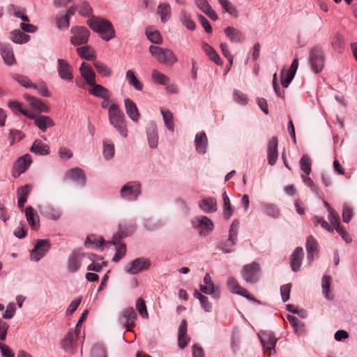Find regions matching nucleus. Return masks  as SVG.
<instances>
[{"mask_svg":"<svg viewBox=\"0 0 357 357\" xmlns=\"http://www.w3.org/2000/svg\"><path fill=\"white\" fill-rule=\"evenodd\" d=\"M88 25L91 29L100 33L101 38L109 41L115 36V31L112 24L105 20L96 18L89 20Z\"/></svg>","mask_w":357,"mask_h":357,"instance_id":"1","label":"nucleus"},{"mask_svg":"<svg viewBox=\"0 0 357 357\" xmlns=\"http://www.w3.org/2000/svg\"><path fill=\"white\" fill-rule=\"evenodd\" d=\"M109 123L114 126L124 137H127L124 114L116 104L110 105L108 111Z\"/></svg>","mask_w":357,"mask_h":357,"instance_id":"2","label":"nucleus"},{"mask_svg":"<svg viewBox=\"0 0 357 357\" xmlns=\"http://www.w3.org/2000/svg\"><path fill=\"white\" fill-rule=\"evenodd\" d=\"M149 52L158 62L166 66L173 65L177 61L176 55L169 49L151 45L149 47Z\"/></svg>","mask_w":357,"mask_h":357,"instance_id":"3","label":"nucleus"},{"mask_svg":"<svg viewBox=\"0 0 357 357\" xmlns=\"http://www.w3.org/2000/svg\"><path fill=\"white\" fill-rule=\"evenodd\" d=\"M261 271L259 264L256 261L245 264L242 268V278L248 283L255 284L260 278Z\"/></svg>","mask_w":357,"mask_h":357,"instance_id":"4","label":"nucleus"},{"mask_svg":"<svg viewBox=\"0 0 357 357\" xmlns=\"http://www.w3.org/2000/svg\"><path fill=\"white\" fill-rule=\"evenodd\" d=\"M239 227V222L238 220H234L231 222L229 231V238L227 241L221 242L218 248L225 253H229L233 251L232 248L234 246L237 241L238 229Z\"/></svg>","mask_w":357,"mask_h":357,"instance_id":"5","label":"nucleus"},{"mask_svg":"<svg viewBox=\"0 0 357 357\" xmlns=\"http://www.w3.org/2000/svg\"><path fill=\"white\" fill-rule=\"evenodd\" d=\"M140 187L138 181H130L121 188V197L128 201H135L141 194Z\"/></svg>","mask_w":357,"mask_h":357,"instance_id":"6","label":"nucleus"},{"mask_svg":"<svg viewBox=\"0 0 357 357\" xmlns=\"http://www.w3.org/2000/svg\"><path fill=\"white\" fill-rule=\"evenodd\" d=\"M73 36L70 41L74 46H79L87 43L90 35L89 31L84 26H73L70 29Z\"/></svg>","mask_w":357,"mask_h":357,"instance_id":"7","label":"nucleus"},{"mask_svg":"<svg viewBox=\"0 0 357 357\" xmlns=\"http://www.w3.org/2000/svg\"><path fill=\"white\" fill-rule=\"evenodd\" d=\"M192 226L199 230V235H208L213 229V223L208 217L202 215L197 217L192 220Z\"/></svg>","mask_w":357,"mask_h":357,"instance_id":"8","label":"nucleus"},{"mask_svg":"<svg viewBox=\"0 0 357 357\" xmlns=\"http://www.w3.org/2000/svg\"><path fill=\"white\" fill-rule=\"evenodd\" d=\"M310 63L312 69L318 73L321 72L324 66V56L321 49L315 47L312 48L310 52Z\"/></svg>","mask_w":357,"mask_h":357,"instance_id":"9","label":"nucleus"},{"mask_svg":"<svg viewBox=\"0 0 357 357\" xmlns=\"http://www.w3.org/2000/svg\"><path fill=\"white\" fill-rule=\"evenodd\" d=\"M50 244L47 240H37L33 249L31 252L30 258L31 261H38L50 250Z\"/></svg>","mask_w":357,"mask_h":357,"instance_id":"10","label":"nucleus"},{"mask_svg":"<svg viewBox=\"0 0 357 357\" xmlns=\"http://www.w3.org/2000/svg\"><path fill=\"white\" fill-rule=\"evenodd\" d=\"M150 265V261L148 259L142 257L137 258L125 266V271L128 273L135 275L147 269Z\"/></svg>","mask_w":357,"mask_h":357,"instance_id":"11","label":"nucleus"},{"mask_svg":"<svg viewBox=\"0 0 357 357\" xmlns=\"http://www.w3.org/2000/svg\"><path fill=\"white\" fill-rule=\"evenodd\" d=\"M64 181H72L84 187L86 185V175L82 169L78 167L67 171L63 177Z\"/></svg>","mask_w":357,"mask_h":357,"instance_id":"12","label":"nucleus"},{"mask_svg":"<svg viewBox=\"0 0 357 357\" xmlns=\"http://www.w3.org/2000/svg\"><path fill=\"white\" fill-rule=\"evenodd\" d=\"M259 338L266 354L271 356L272 354L271 350L273 351V353L275 352V347L277 339L272 333L263 332L259 335Z\"/></svg>","mask_w":357,"mask_h":357,"instance_id":"13","label":"nucleus"},{"mask_svg":"<svg viewBox=\"0 0 357 357\" xmlns=\"http://www.w3.org/2000/svg\"><path fill=\"white\" fill-rule=\"evenodd\" d=\"M137 318V314L132 307L125 308L119 318V322L124 326L125 328L130 330V327L135 325V320Z\"/></svg>","mask_w":357,"mask_h":357,"instance_id":"14","label":"nucleus"},{"mask_svg":"<svg viewBox=\"0 0 357 357\" xmlns=\"http://www.w3.org/2000/svg\"><path fill=\"white\" fill-rule=\"evenodd\" d=\"M0 54L5 63L8 66L15 64L16 59L12 46L7 43H0Z\"/></svg>","mask_w":357,"mask_h":357,"instance_id":"15","label":"nucleus"},{"mask_svg":"<svg viewBox=\"0 0 357 357\" xmlns=\"http://www.w3.org/2000/svg\"><path fill=\"white\" fill-rule=\"evenodd\" d=\"M227 287L231 293L241 295L249 300L258 302L255 298L248 293L246 289L242 288L239 285L238 281L233 277L228 279Z\"/></svg>","mask_w":357,"mask_h":357,"instance_id":"16","label":"nucleus"},{"mask_svg":"<svg viewBox=\"0 0 357 357\" xmlns=\"http://www.w3.org/2000/svg\"><path fill=\"white\" fill-rule=\"evenodd\" d=\"M84 253L74 251L69 257L67 261V268L70 273L77 272L81 266V261L85 257Z\"/></svg>","mask_w":357,"mask_h":357,"instance_id":"17","label":"nucleus"},{"mask_svg":"<svg viewBox=\"0 0 357 357\" xmlns=\"http://www.w3.org/2000/svg\"><path fill=\"white\" fill-rule=\"evenodd\" d=\"M32 162L31 158H18L14 162L12 175L17 178L22 174L24 173Z\"/></svg>","mask_w":357,"mask_h":357,"instance_id":"18","label":"nucleus"},{"mask_svg":"<svg viewBox=\"0 0 357 357\" xmlns=\"http://www.w3.org/2000/svg\"><path fill=\"white\" fill-rule=\"evenodd\" d=\"M57 70L59 77L64 80L71 81L73 79L72 67L68 61L63 59H58Z\"/></svg>","mask_w":357,"mask_h":357,"instance_id":"19","label":"nucleus"},{"mask_svg":"<svg viewBox=\"0 0 357 357\" xmlns=\"http://www.w3.org/2000/svg\"><path fill=\"white\" fill-rule=\"evenodd\" d=\"M32 117L29 119H33L35 125L42 131L45 132L47 128L54 126L53 120L47 116L35 115L31 113Z\"/></svg>","mask_w":357,"mask_h":357,"instance_id":"20","label":"nucleus"},{"mask_svg":"<svg viewBox=\"0 0 357 357\" xmlns=\"http://www.w3.org/2000/svg\"><path fill=\"white\" fill-rule=\"evenodd\" d=\"M79 72L89 86L96 82V73L89 63L83 62L79 67Z\"/></svg>","mask_w":357,"mask_h":357,"instance_id":"21","label":"nucleus"},{"mask_svg":"<svg viewBox=\"0 0 357 357\" xmlns=\"http://www.w3.org/2000/svg\"><path fill=\"white\" fill-rule=\"evenodd\" d=\"M89 93L97 98H102L104 100L109 99V91L105 86L96 84V82L89 86Z\"/></svg>","mask_w":357,"mask_h":357,"instance_id":"22","label":"nucleus"},{"mask_svg":"<svg viewBox=\"0 0 357 357\" xmlns=\"http://www.w3.org/2000/svg\"><path fill=\"white\" fill-rule=\"evenodd\" d=\"M201 46L202 50L211 61H213L218 66L222 65V60L220 59V56L212 46L206 42H202Z\"/></svg>","mask_w":357,"mask_h":357,"instance_id":"23","label":"nucleus"},{"mask_svg":"<svg viewBox=\"0 0 357 357\" xmlns=\"http://www.w3.org/2000/svg\"><path fill=\"white\" fill-rule=\"evenodd\" d=\"M199 207L206 213H214L217 211V202L214 197H208L199 202Z\"/></svg>","mask_w":357,"mask_h":357,"instance_id":"24","label":"nucleus"},{"mask_svg":"<svg viewBox=\"0 0 357 357\" xmlns=\"http://www.w3.org/2000/svg\"><path fill=\"white\" fill-rule=\"evenodd\" d=\"M126 112L128 116L135 122L138 121L140 114L136 104L130 99L124 100Z\"/></svg>","mask_w":357,"mask_h":357,"instance_id":"25","label":"nucleus"},{"mask_svg":"<svg viewBox=\"0 0 357 357\" xmlns=\"http://www.w3.org/2000/svg\"><path fill=\"white\" fill-rule=\"evenodd\" d=\"M303 255V250L301 247L296 248L292 253L291 256L290 264L291 270L294 272H297L299 270L301 265Z\"/></svg>","mask_w":357,"mask_h":357,"instance_id":"26","label":"nucleus"},{"mask_svg":"<svg viewBox=\"0 0 357 357\" xmlns=\"http://www.w3.org/2000/svg\"><path fill=\"white\" fill-rule=\"evenodd\" d=\"M196 150L199 154H204L208 145V139L204 132H199L195 136V139Z\"/></svg>","mask_w":357,"mask_h":357,"instance_id":"27","label":"nucleus"},{"mask_svg":"<svg viewBox=\"0 0 357 357\" xmlns=\"http://www.w3.org/2000/svg\"><path fill=\"white\" fill-rule=\"evenodd\" d=\"M25 215L26 220L33 230H37L39 227V218L36 214L32 206H27L25 209Z\"/></svg>","mask_w":357,"mask_h":357,"instance_id":"28","label":"nucleus"},{"mask_svg":"<svg viewBox=\"0 0 357 357\" xmlns=\"http://www.w3.org/2000/svg\"><path fill=\"white\" fill-rule=\"evenodd\" d=\"M31 151L37 155H46L50 153V147L40 139H36L31 147Z\"/></svg>","mask_w":357,"mask_h":357,"instance_id":"29","label":"nucleus"},{"mask_svg":"<svg viewBox=\"0 0 357 357\" xmlns=\"http://www.w3.org/2000/svg\"><path fill=\"white\" fill-rule=\"evenodd\" d=\"M76 52L82 59L89 61H93L96 57L95 51L89 45L77 47Z\"/></svg>","mask_w":357,"mask_h":357,"instance_id":"30","label":"nucleus"},{"mask_svg":"<svg viewBox=\"0 0 357 357\" xmlns=\"http://www.w3.org/2000/svg\"><path fill=\"white\" fill-rule=\"evenodd\" d=\"M31 192V186L29 185H26L23 187H20L17 190L18 195V207L23 211L24 206L27 200V197Z\"/></svg>","mask_w":357,"mask_h":357,"instance_id":"31","label":"nucleus"},{"mask_svg":"<svg viewBox=\"0 0 357 357\" xmlns=\"http://www.w3.org/2000/svg\"><path fill=\"white\" fill-rule=\"evenodd\" d=\"M225 33L231 42L241 43L245 39L244 35L233 27L229 26L225 29Z\"/></svg>","mask_w":357,"mask_h":357,"instance_id":"32","label":"nucleus"},{"mask_svg":"<svg viewBox=\"0 0 357 357\" xmlns=\"http://www.w3.org/2000/svg\"><path fill=\"white\" fill-rule=\"evenodd\" d=\"M135 230V226L130 225L128 227L123 226V225H119V229L117 233L114 236V239L120 241L121 238H126L129 235H131Z\"/></svg>","mask_w":357,"mask_h":357,"instance_id":"33","label":"nucleus"},{"mask_svg":"<svg viewBox=\"0 0 357 357\" xmlns=\"http://www.w3.org/2000/svg\"><path fill=\"white\" fill-rule=\"evenodd\" d=\"M312 223L314 227H317L318 225H320L321 228L324 230L333 233L335 228V220H333V224L330 222H328L326 220H324L321 217L314 216L311 219Z\"/></svg>","mask_w":357,"mask_h":357,"instance_id":"34","label":"nucleus"},{"mask_svg":"<svg viewBox=\"0 0 357 357\" xmlns=\"http://www.w3.org/2000/svg\"><path fill=\"white\" fill-rule=\"evenodd\" d=\"M157 13L160 17L161 22L165 23L171 16V7L169 3H161L158 5Z\"/></svg>","mask_w":357,"mask_h":357,"instance_id":"35","label":"nucleus"},{"mask_svg":"<svg viewBox=\"0 0 357 357\" xmlns=\"http://www.w3.org/2000/svg\"><path fill=\"white\" fill-rule=\"evenodd\" d=\"M109 243H112L116 245V254L112 258V261L114 263H117L126 255V245L124 244H119V241L114 239L109 242Z\"/></svg>","mask_w":357,"mask_h":357,"instance_id":"36","label":"nucleus"},{"mask_svg":"<svg viewBox=\"0 0 357 357\" xmlns=\"http://www.w3.org/2000/svg\"><path fill=\"white\" fill-rule=\"evenodd\" d=\"M8 12L10 15L19 17L24 22H29V17L25 15V9L24 8L10 4L8 7Z\"/></svg>","mask_w":357,"mask_h":357,"instance_id":"37","label":"nucleus"},{"mask_svg":"<svg viewBox=\"0 0 357 357\" xmlns=\"http://www.w3.org/2000/svg\"><path fill=\"white\" fill-rule=\"evenodd\" d=\"M331 278L328 275H324L321 280L322 293L325 298L327 300H333V295L330 293Z\"/></svg>","mask_w":357,"mask_h":357,"instance_id":"38","label":"nucleus"},{"mask_svg":"<svg viewBox=\"0 0 357 357\" xmlns=\"http://www.w3.org/2000/svg\"><path fill=\"white\" fill-rule=\"evenodd\" d=\"M10 39L15 43L23 44L30 40V36L20 30H15L10 33Z\"/></svg>","mask_w":357,"mask_h":357,"instance_id":"39","label":"nucleus"},{"mask_svg":"<svg viewBox=\"0 0 357 357\" xmlns=\"http://www.w3.org/2000/svg\"><path fill=\"white\" fill-rule=\"evenodd\" d=\"M147 138L150 147L155 148L158 145V133L155 124H151L147 130Z\"/></svg>","mask_w":357,"mask_h":357,"instance_id":"40","label":"nucleus"},{"mask_svg":"<svg viewBox=\"0 0 357 357\" xmlns=\"http://www.w3.org/2000/svg\"><path fill=\"white\" fill-rule=\"evenodd\" d=\"M126 77L129 84L132 86L136 90L142 91L143 89V84L138 80L135 72L132 70H128L126 72Z\"/></svg>","mask_w":357,"mask_h":357,"instance_id":"41","label":"nucleus"},{"mask_svg":"<svg viewBox=\"0 0 357 357\" xmlns=\"http://www.w3.org/2000/svg\"><path fill=\"white\" fill-rule=\"evenodd\" d=\"M146 35L148 39L153 43L161 44L162 42L160 32L152 27H149L146 29Z\"/></svg>","mask_w":357,"mask_h":357,"instance_id":"42","label":"nucleus"},{"mask_svg":"<svg viewBox=\"0 0 357 357\" xmlns=\"http://www.w3.org/2000/svg\"><path fill=\"white\" fill-rule=\"evenodd\" d=\"M93 66L98 73L102 77H109L112 74V70L106 64L99 61H94Z\"/></svg>","mask_w":357,"mask_h":357,"instance_id":"43","label":"nucleus"},{"mask_svg":"<svg viewBox=\"0 0 357 357\" xmlns=\"http://www.w3.org/2000/svg\"><path fill=\"white\" fill-rule=\"evenodd\" d=\"M317 242L312 236L307 237L306 241V250L307 251V257L310 260L313 259V252L317 250Z\"/></svg>","mask_w":357,"mask_h":357,"instance_id":"44","label":"nucleus"},{"mask_svg":"<svg viewBox=\"0 0 357 357\" xmlns=\"http://www.w3.org/2000/svg\"><path fill=\"white\" fill-rule=\"evenodd\" d=\"M222 199L224 203L223 215L226 220H228L233 214L234 209L231 205L229 198L226 192L222 194Z\"/></svg>","mask_w":357,"mask_h":357,"instance_id":"45","label":"nucleus"},{"mask_svg":"<svg viewBox=\"0 0 357 357\" xmlns=\"http://www.w3.org/2000/svg\"><path fill=\"white\" fill-rule=\"evenodd\" d=\"M77 333L74 335L72 332H68L62 342V347L65 350L70 349L73 347L74 344L76 342V338L77 337Z\"/></svg>","mask_w":357,"mask_h":357,"instance_id":"46","label":"nucleus"},{"mask_svg":"<svg viewBox=\"0 0 357 357\" xmlns=\"http://www.w3.org/2000/svg\"><path fill=\"white\" fill-rule=\"evenodd\" d=\"M262 211L266 215L273 218H277L280 215L279 209L273 204H264L262 205Z\"/></svg>","mask_w":357,"mask_h":357,"instance_id":"47","label":"nucleus"},{"mask_svg":"<svg viewBox=\"0 0 357 357\" xmlns=\"http://www.w3.org/2000/svg\"><path fill=\"white\" fill-rule=\"evenodd\" d=\"M182 24L188 29L194 30L195 29V23L191 19V16L186 11L182 10L180 15Z\"/></svg>","mask_w":357,"mask_h":357,"instance_id":"48","label":"nucleus"},{"mask_svg":"<svg viewBox=\"0 0 357 357\" xmlns=\"http://www.w3.org/2000/svg\"><path fill=\"white\" fill-rule=\"evenodd\" d=\"M8 106L13 112L17 111V112H20V113H22L23 115H24L27 118L32 117L31 112L28 110L24 109L22 108V103H20V102H17L15 100L10 101L8 104Z\"/></svg>","mask_w":357,"mask_h":357,"instance_id":"49","label":"nucleus"},{"mask_svg":"<svg viewBox=\"0 0 357 357\" xmlns=\"http://www.w3.org/2000/svg\"><path fill=\"white\" fill-rule=\"evenodd\" d=\"M218 2L225 12L234 17H238V13L236 7L229 0H218Z\"/></svg>","mask_w":357,"mask_h":357,"instance_id":"50","label":"nucleus"},{"mask_svg":"<svg viewBox=\"0 0 357 357\" xmlns=\"http://www.w3.org/2000/svg\"><path fill=\"white\" fill-rule=\"evenodd\" d=\"M105 244V240L102 237L100 238V240H98L95 236L91 235L89 236L86 238V240L84 243L85 247L90 248L93 245H95L96 248H99Z\"/></svg>","mask_w":357,"mask_h":357,"instance_id":"51","label":"nucleus"},{"mask_svg":"<svg viewBox=\"0 0 357 357\" xmlns=\"http://www.w3.org/2000/svg\"><path fill=\"white\" fill-rule=\"evenodd\" d=\"M152 79L155 82L164 86L168 84L169 82V79L165 75L160 73L157 70L152 71Z\"/></svg>","mask_w":357,"mask_h":357,"instance_id":"52","label":"nucleus"},{"mask_svg":"<svg viewBox=\"0 0 357 357\" xmlns=\"http://www.w3.org/2000/svg\"><path fill=\"white\" fill-rule=\"evenodd\" d=\"M79 13L85 17H89L92 14V8L89 3L85 1H81L77 6Z\"/></svg>","mask_w":357,"mask_h":357,"instance_id":"53","label":"nucleus"},{"mask_svg":"<svg viewBox=\"0 0 357 357\" xmlns=\"http://www.w3.org/2000/svg\"><path fill=\"white\" fill-rule=\"evenodd\" d=\"M161 113L162 114L163 120L166 127L168 130L173 131L174 130V121H173V114L170 111L161 109Z\"/></svg>","mask_w":357,"mask_h":357,"instance_id":"54","label":"nucleus"},{"mask_svg":"<svg viewBox=\"0 0 357 357\" xmlns=\"http://www.w3.org/2000/svg\"><path fill=\"white\" fill-rule=\"evenodd\" d=\"M278 138L276 137H273L268 144L267 156H278Z\"/></svg>","mask_w":357,"mask_h":357,"instance_id":"55","label":"nucleus"},{"mask_svg":"<svg viewBox=\"0 0 357 357\" xmlns=\"http://www.w3.org/2000/svg\"><path fill=\"white\" fill-rule=\"evenodd\" d=\"M336 232L340 234V235L342 236V238L344 239V241L346 243L351 242V241H352L351 238L349 236L347 232L341 226L340 220L337 215H336Z\"/></svg>","mask_w":357,"mask_h":357,"instance_id":"56","label":"nucleus"},{"mask_svg":"<svg viewBox=\"0 0 357 357\" xmlns=\"http://www.w3.org/2000/svg\"><path fill=\"white\" fill-rule=\"evenodd\" d=\"M294 76V74L289 73V71L285 73V70L283 69L280 74L281 84L283 86V87L287 88L290 84V82L292 81Z\"/></svg>","mask_w":357,"mask_h":357,"instance_id":"57","label":"nucleus"},{"mask_svg":"<svg viewBox=\"0 0 357 357\" xmlns=\"http://www.w3.org/2000/svg\"><path fill=\"white\" fill-rule=\"evenodd\" d=\"M91 357H107L105 347L100 344H95L91 349Z\"/></svg>","mask_w":357,"mask_h":357,"instance_id":"58","label":"nucleus"},{"mask_svg":"<svg viewBox=\"0 0 357 357\" xmlns=\"http://www.w3.org/2000/svg\"><path fill=\"white\" fill-rule=\"evenodd\" d=\"M136 308L143 318H147L149 316L145 301L142 298H139L136 303Z\"/></svg>","mask_w":357,"mask_h":357,"instance_id":"59","label":"nucleus"},{"mask_svg":"<svg viewBox=\"0 0 357 357\" xmlns=\"http://www.w3.org/2000/svg\"><path fill=\"white\" fill-rule=\"evenodd\" d=\"M301 170L309 175L311 172L312 162L310 158H301L300 160Z\"/></svg>","mask_w":357,"mask_h":357,"instance_id":"60","label":"nucleus"},{"mask_svg":"<svg viewBox=\"0 0 357 357\" xmlns=\"http://www.w3.org/2000/svg\"><path fill=\"white\" fill-rule=\"evenodd\" d=\"M103 153L105 156H113L114 154V145L109 140L103 141Z\"/></svg>","mask_w":357,"mask_h":357,"instance_id":"61","label":"nucleus"},{"mask_svg":"<svg viewBox=\"0 0 357 357\" xmlns=\"http://www.w3.org/2000/svg\"><path fill=\"white\" fill-rule=\"evenodd\" d=\"M33 89L38 91V92L43 97H50V93L48 91L45 84L43 82L38 83L37 84H33Z\"/></svg>","mask_w":357,"mask_h":357,"instance_id":"62","label":"nucleus"},{"mask_svg":"<svg viewBox=\"0 0 357 357\" xmlns=\"http://www.w3.org/2000/svg\"><path fill=\"white\" fill-rule=\"evenodd\" d=\"M15 79L24 87L32 88L33 86L32 82L26 76L17 75L15 76Z\"/></svg>","mask_w":357,"mask_h":357,"instance_id":"63","label":"nucleus"},{"mask_svg":"<svg viewBox=\"0 0 357 357\" xmlns=\"http://www.w3.org/2000/svg\"><path fill=\"white\" fill-rule=\"evenodd\" d=\"M291 288V284H283L280 287V293L283 302H286L289 298V294Z\"/></svg>","mask_w":357,"mask_h":357,"instance_id":"64","label":"nucleus"}]
</instances>
